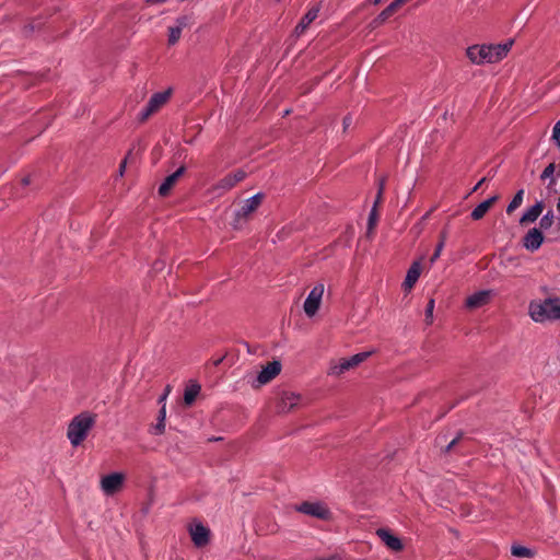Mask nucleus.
<instances>
[{"label":"nucleus","mask_w":560,"mask_h":560,"mask_svg":"<svg viewBox=\"0 0 560 560\" xmlns=\"http://www.w3.org/2000/svg\"><path fill=\"white\" fill-rule=\"evenodd\" d=\"M95 424V415L81 412L75 416L67 429V438L73 447L79 446L88 436L90 430Z\"/></svg>","instance_id":"1"},{"label":"nucleus","mask_w":560,"mask_h":560,"mask_svg":"<svg viewBox=\"0 0 560 560\" xmlns=\"http://www.w3.org/2000/svg\"><path fill=\"white\" fill-rule=\"evenodd\" d=\"M530 318L536 323L560 319V299L548 298L544 301H533L529 303Z\"/></svg>","instance_id":"2"},{"label":"nucleus","mask_w":560,"mask_h":560,"mask_svg":"<svg viewBox=\"0 0 560 560\" xmlns=\"http://www.w3.org/2000/svg\"><path fill=\"white\" fill-rule=\"evenodd\" d=\"M264 198L265 195L262 192H257L256 195L246 199L242 207L235 211L233 226L238 229L244 223H246L250 215L259 208Z\"/></svg>","instance_id":"3"},{"label":"nucleus","mask_w":560,"mask_h":560,"mask_svg":"<svg viewBox=\"0 0 560 560\" xmlns=\"http://www.w3.org/2000/svg\"><path fill=\"white\" fill-rule=\"evenodd\" d=\"M172 94V90L168 89L163 92L154 93L145 107L139 113L138 119L140 122H144L150 116L156 113L163 105L167 103Z\"/></svg>","instance_id":"4"},{"label":"nucleus","mask_w":560,"mask_h":560,"mask_svg":"<svg viewBox=\"0 0 560 560\" xmlns=\"http://www.w3.org/2000/svg\"><path fill=\"white\" fill-rule=\"evenodd\" d=\"M371 355V352H360L350 358H342L338 362L331 364L329 369V375L340 376L346 371H349L360 363L365 361Z\"/></svg>","instance_id":"5"},{"label":"nucleus","mask_w":560,"mask_h":560,"mask_svg":"<svg viewBox=\"0 0 560 560\" xmlns=\"http://www.w3.org/2000/svg\"><path fill=\"white\" fill-rule=\"evenodd\" d=\"M246 173L242 170H237L234 173H230L221 178L215 185L212 186L211 190L218 196L225 194L231 190L236 184L244 180Z\"/></svg>","instance_id":"6"},{"label":"nucleus","mask_w":560,"mask_h":560,"mask_svg":"<svg viewBox=\"0 0 560 560\" xmlns=\"http://www.w3.org/2000/svg\"><path fill=\"white\" fill-rule=\"evenodd\" d=\"M324 284H316L311 292L308 293L306 300L304 301V312L308 317H313L319 310L323 294H324Z\"/></svg>","instance_id":"7"},{"label":"nucleus","mask_w":560,"mask_h":560,"mask_svg":"<svg viewBox=\"0 0 560 560\" xmlns=\"http://www.w3.org/2000/svg\"><path fill=\"white\" fill-rule=\"evenodd\" d=\"M296 511L318 520H329L331 515L329 509L322 502H302L296 506Z\"/></svg>","instance_id":"8"},{"label":"nucleus","mask_w":560,"mask_h":560,"mask_svg":"<svg viewBox=\"0 0 560 560\" xmlns=\"http://www.w3.org/2000/svg\"><path fill=\"white\" fill-rule=\"evenodd\" d=\"M125 481V475L121 472H113L102 477L101 489L106 495H113L117 493Z\"/></svg>","instance_id":"9"},{"label":"nucleus","mask_w":560,"mask_h":560,"mask_svg":"<svg viewBox=\"0 0 560 560\" xmlns=\"http://www.w3.org/2000/svg\"><path fill=\"white\" fill-rule=\"evenodd\" d=\"M301 399L302 396L300 394L283 390L280 394L279 400L277 402V411L279 413H288L301 402Z\"/></svg>","instance_id":"10"},{"label":"nucleus","mask_w":560,"mask_h":560,"mask_svg":"<svg viewBox=\"0 0 560 560\" xmlns=\"http://www.w3.org/2000/svg\"><path fill=\"white\" fill-rule=\"evenodd\" d=\"M189 534L196 547H205L210 541V529L200 522L189 527Z\"/></svg>","instance_id":"11"},{"label":"nucleus","mask_w":560,"mask_h":560,"mask_svg":"<svg viewBox=\"0 0 560 560\" xmlns=\"http://www.w3.org/2000/svg\"><path fill=\"white\" fill-rule=\"evenodd\" d=\"M488 54V45H472L466 50L467 58L475 65L490 63L491 56Z\"/></svg>","instance_id":"12"},{"label":"nucleus","mask_w":560,"mask_h":560,"mask_svg":"<svg viewBox=\"0 0 560 560\" xmlns=\"http://www.w3.org/2000/svg\"><path fill=\"white\" fill-rule=\"evenodd\" d=\"M281 372V363L279 361L269 362L257 375L258 386L265 385L272 381Z\"/></svg>","instance_id":"13"},{"label":"nucleus","mask_w":560,"mask_h":560,"mask_svg":"<svg viewBox=\"0 0 560 560\" xmlns=\"http://www.w3.org/2000/svg\"><path fill=\"white\" fill-rule=\"evenodd\" d=\"M378 538L393 551H401L404 549L402 541L399 537L395 536L389 529L378 528L376 530Z\"/></svg>","instance_id":"14"},{"label":"nucleus","mask_w":560,"mask_h":560,"mask_svg":"<svg viewBox=\"0 0 560 560\" xmlns=\"http://www.w3.org/2000/svg\"><path fill=\"white\" fill-rule=\"evenodd\" d=\"M492 296L491 290H481L475 292L466 299L465 305L469 310H476L487 305Z\"/></svg>","instance_id":"15"},{"label":"nucleus","mask_w":560,"mask_h":560,"mask_svg":"<svg viewBox=\"0 0 560 560\" xmlns=\"http://www.w3.org/2000/svg\"><path fill=\"white\" fill-rule=\"evenodd\" d=\"M514 44L513 39H509L508 42L503 44H491L488 45V56H491L490 63L498 62L502 60L508 52L511 50L512 46Z\"/></svg>","instance_id":"16"},{"label":"nucleus","mask_w":560,"mask_h":560,"mask_svg":"<svg viewBox=\"0 0 560 560\" xmlns=\"http://www.w3.org/2000/svg\"><path fill=\"white\" fill-rule=\"evenodd\" d=\"M544 234L537 228L530 229L523 237V246L530 252L537 250L541 246Z\"/></svg>","instance_id":"17"},{"label":"nucleus","mask_w":560,"mask_h":560,"mask_svg":"<svg viewBox=\"0 0 560 560\" xmlns=\"http://www.w3.org/2000/svg\"><path fill=\"white\" fill-rule=\"evenodd\" d=\"M186 167L182 165L177 171H175L173 174L165 177L163 183L159 187V195L162 197H165L170 194L171 189L174 187V185L177 183L179 177L185 173Z\"/></svg>","instance_id":"18"},{"label":"nucleus","mask_w":560,"mask_h":560,"mask_svg":"<svg viewBox=\"0 0 560 560\" xmlns=\"http://www.w3.org/2000/svg\"><path fill=\"white\" fill-rule=\"evenodd\" d=\"M400 7L402 5L398 2V0H394L371 22V26L373 28L378 27L385 23Z\"/></svg>","instance_id":"19"},{"label":"nucleus","mask_w":560,"mask_h":560,"mask_svg":"<svg viewBox=\"0 0 560 560\" xmlns=\"http://www.w3.org/2000/svg\"><path fill=\"white\" fill-rule=\"evenodd\" d=\"M319 10V5H315L308 9V11L303 15L301 21L296 25L295 33L299 35L303 34L310 26V24L318 16Z\"/></svg>","instance_id":"20"},{"label":"nucleus","mask_w":560,"mask_h":560,"mask_svg":"<svg viewBox=\"0 0 560 560\" xmlns=\"http://www.w3.org/2000/svg\"><path fill=\"white\" fill-rule=\"evenodd\" d=\"M544 210V202L537 201L534 206L528 208L520 219V224H528L535 222Z\"/></svg>","instance_id":"21"},{"label":"nucleus","mask_w":560,"mask_h":560,"mask_svg":"<svg viewBox=\"0 0 560 560\" xmlns=\"http://www.w3.org/2000/svg\"><path fill=\"white\" fill-rule=\"evenodd\" d=\"M421 273V265L419 261H415L407 271L406 278L402 282V287L405 290H410L413 288L416 282L418 281Z\"/></svg>","instance_id":"22"},{"label":"nucleus","mask_w":560,"mask_h":560,"mask_svg":"<svg viewBox=\"0 0 560 560\" xmlns=\"http://www.w3.org/2000/svg\"><path fill=\"white\" fill-rule=\"evenodd\" d=\"M499 199V196H492L488 198L487 200L479 203L470 213V217L472 220L478 221L482 219L486 213L489 211V209L493 206L494 202H497Z\"/></svg>","instance_id":"23"},{"label":"nucleus","mask_w":560,"mask_h":560,"mask_svg":"<svg viewBox=\"0 0 560 560\" xmlns=\"http://www.w3.org/2000/svg\"><path fill=\"white\" fill-rule=\"evenodd\" d=\"M187 26V18L180 16L176 20V25L168 27V45H175L182 35V31Z\"/></svg>","instance_id":"24"},{"label":"nucleus","mask_w":560,"mask_h":560,"mask_svg":"<svg viewBox=\"0 0 560 560\" xmlns=\"http://www.w3.org/2000/svg\"><path fill=\"white\" fill-rule=\"evenodd\" d=\"M200 390H201V386L196 382H191L185 388L184 402L187 406H191L194 404V401L196 400L197 396L199 395Z\"/></svg>","instance_id":"25"},{"label":"nucleus","mask_w":560,"mask_h":560,"mask_svg":"<svg viewBox=\"0 0 560 560\" xmlns=\"http://www.w3.org/2000/svg\"><path fill=\"white\" fill-rule=\"evenodd\" d=\"M166 407L162 405L159 410L156 423L151 428L150 432L154 435H162L165 432Z\"/></svg>","instance_id":"26"},{"label":"nucleus","mask_w":560,"mask_h":560,"mask_svg":"<svg viewBox=\"0 0 560 560\" xmlns=\"http://www.w3.org/2000/svg\"><path fill=\"white\" fill-rule=\"evenodd\" d=\"M383 189H384V180H381L374 207L372 208V210L370 212V215H369V222H368V230H369V232H372L374 226H375V224H376V221H377L376 205L378 203V201L382 198Z\"/></svg>","instance_id":"27"},{"label":"nucleus","mask_w":560,"mask_h":560,"mask_svg":"<svg viewBox=\"0 0 560 560\" xmlns=\"http://www.w3.org/2000/svg\"><path fill=\"white\" fill-rule=\"evenodd\" d=\"M511 553L517 558H532L534 556L532 549L520 545H513L511 547Z\"/></svg>","instance_id":"28"},{"label":"nucleus","mask_w":560,"mask_h":560,"mask_svg":"<svg viewBox=\"0 0 560 560\" xmlns=\"http://www.w3.org/2000/svg\"><path fill=\"white\" fill-rule=\"evenodd\" d=\"M524 189H520L506 207V213L511 214L514 212L523 202Z\"/></svg>","instance_id":"29"},{"label":"nucleus","mask_w":560,"mask_h":560,"mask_svg":"<svg viewBox=\"0 0 560 560\" xmlns=\"http://www.w3.org/2000/svg\"><path fill=\"white\" fill-rule=\"evenodd\" d=\"M445 242H446V232L443 231L440 234V241H439V243H438V245L435 247V250H434L433 255L430 258V262L431 264H434L439 259V257L441 256V253H442V250H443V248L445 246Z\"/></svg>","instance_id":"30"},{"label":"nucleus","mask_w":560,"mask_h":560,"mask_svg":"<svg viewBox=\"0 0 560 560\" xmlns=\"http://www.w3.org/2000/svg\"><path fill=\"white\" fill-rule=\"evenodd\" d=\"M553 224V213L548 211L539 222L540 229L548 230Z\"/></svg>","instance_id":"31"},{"label":"nucleus","mask_w":560,"mask_h":560,"mask_svg":"<svg viewBox=\"0 0 560 560\" xmlns=\"http://www.w3.org/2000/svg\"><path fill=\"white\" fill-rule=\"evenodd\" d=\"M434 306H435L434 299H430L425 306V320L428 324H432V322H433Z\"/></svg>","instance_id":"32"},{"label":"nucleus","mask_w":560,"mask_h":560,"mask_svg":"<svg viewBox=\"0 0 560 560\" xmlns=\"http://www.w3.org/2000/svg\"><path fill=\"white\" fill-rule=\"evenodd\" d=\"M555 170H556L555 163H550L549 165H547L545 167V170L542 171V173L540 174V179L546 180L547 178L552 177Z\"/></svg>","instance_id":"33"},{"label":"nucleus","mask_w":560,"mask_h":560,"mask_svg":"<svg viewBox=\"0 0 560 560\" xmlns=\"http://www.w3.org/2000/svg\"><path fill=\"white\" fill-rule=\"evenodd\" d=\"M552 140L556 142L557 147L560 149V120L556 122L552 129Z\"/></svg>","instance_id":"34"},{"label":"nucleus","mask_w":560,"mask_h":560,"mask_svg":"<svg viewBox=\"0 0 560 560\" xmlns=\"http://www.w3.org/2000/svg\"><path fill=\"white\" fill-rule=\"evenodd\" d=\"M462 439V433H459L456 438H454L446 446L444 452L448 453L457 444V442Z\"/></svg>","instance_id":"35"},{"label":"nucleus","mask_w":560,"mask_h":560,"mask_svg":"<svg viewBox=\"0 0 560 560\" xmlns=\"http://www.w3.org/2000/svg\"><path fill=\"white\" fill-rule=\"evenodd\" d=\"M170 393H171V386H170V385H167V386L165 387V390H164L163 395L159 398V404H163V405H165V404H164V401L166 400V398H167V396H168V394H170Z\"/></svg>","instance_id":"36"},{"label":"nucleus","mask_w":560,"mask_h":560,"mask_svg":"<svg viewBox=\"0 0 560 560\" xmlns=\"http://www.w3.org/2000/svg\"><path fill=\"white\" fill-rule=\"evenodd\" d=\"M126 164H127V158H125V159L120 162V164H119V170H118V172H119V175H120V176H122V175H124V173H125Z\"/></svg>","instance_id":"37"},{"label":"nucleus","mask_w":560,"mask_h":560,"mask_svg":"<svg viewBox=\"0 0 560 560\" xmlns=\"http://www.w3.org/2000/svg\"><path fill=\"white\" fill-rule=\"evenodd\" d=\"M343 129L346 130L352 122V118L348 115L343 118Z\"/></svg>","instance_id":"38"},{"label":"nucleus","mask_w":560,"mask_h":560,"mask_svg":"<svg viewBox=\"0 0 560 560\" xmlns=\"http://www.w3.org/2000/svg\"><path fill=\"white\" fill-rule=\"evenodd\" d=\"M485 182H486V177L481 178V179H480V180L475 185V187L472 188V190H471V191H472V192H474V191H477V190L481 187V185H482Z\"/></svg>","instance_id":"39"},{"label":"nucleus","mask_w":560,"mask_h":560,"mask_svg":"<svg viewBox=\"0 0 560 560\" xmlns=\"http://www.w3.org/2000/svg\"><path fill=\"white\" fill-rule=\"evenodd\" d=\"M315 560H339L338 556H331L329 558H316Z\"/></svg>","instance_id":"40"},{"label":"nucleus","mask_w":560,"mask_h":560,"mask_svg":"<svg viewBox=\"0 0 560 560\" xmlns=\"http://www.w3.org/2000/svg\"><path fill=\"white\" fill-rule=\"evenodd\" d=\"M167 0H147V2L149 3H155V4H161V3H164L166 2Z\"/></svg>","instance_id":"41"},{"label":"nucleus","mask_w":560,"mask_h":560,"mask_svg":"<svg viewBox=\"0 0 560 560\" xmlns=\"http://www.w3.org/2000/svg\"><path fill=\"white\" fill-rule=\"evenodd\" d=\"M30 183H31V178H30L28 176H27V177H24V178L22 179V185H23V186H27V185H30Z\"/></svg>","instance_id":"42"},{"label":"nucleus","mask_w":560,"mask_h":560,"mask_svg":"<svg viewBox=\"0 0 560 560\" xmlns=\"http://www.w3.org/2000/svg\"><path fill=\"white\" fill-rule=\"evenodd\" d=\"M433 209L429 210L423 217H422V221H425L429 219V217L431 215Z\"/></svg>","instance_id":"43"},{"label":"nucleus","mask_w":560,"mask_h":560,"mask_svg":"<svg viewBox=\"0 0 560 560\" xmlns=\"http://www.w3.org/2000/svg\"><path fill=\"white\" fill-rule=\"evenodd\" d=\"M370 3L376 5L378 3H381L382 0H368Z\"/></svg>","instance_id":"44"},{"label":"nucleus","mask_w":560,"mask_h":560,"mask_svg":"<svg viewBox=\"0 0 560 560\" xmlns=\"http://www.w3.org/2000/svg\"><path fill=\"white\" fill-rule=\"evenodd\" d=\"M222 360H223L222 358H221V359H219V360H215L214 364H215V365L220 364V363L222 362Z\"/></svg>","instance_id":"45"},{"label":"nucleus","mask_w":560,"mask_h":560,"mask_svg":"<svg viewBox=\"0 0 560 560\" xmlns=\"http://www.w3.org/2000/svg\"><path fill=\"white\" fill-rule=\"evenodd\" d=\"M557 209L560 210V198L557 201Z\"/></svg>","instance_id":"46"}]
</instances>
